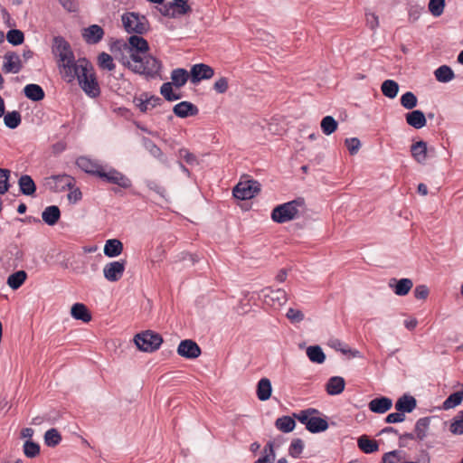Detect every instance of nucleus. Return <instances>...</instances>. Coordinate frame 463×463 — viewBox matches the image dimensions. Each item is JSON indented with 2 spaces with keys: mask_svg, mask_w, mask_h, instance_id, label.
Masks as SVG:
<instances>
[{
  "mask_svg": "<svg viewBox=\"0 0 463 463\" xmlns=\"http://www.w3.org/2000/svg\"><path fill=\"white\" fill-rule=\"evenodd\" d=\"M122 24L128 33L143 34L148 30V21L144 15L126 13L122 15Z\"/></svg>",
  "mask_w": 463,
  "mask_h": 463,
  "instance_id": "nucleus-5",
  "label": "nucleus"
},
{
  "mask_svg": "<svg viewBox=\"0 0 463 463\" xmlns=\"http://www.w3.org/2000/svg\"><path fill=\"white\" fill-rule=\"evenodd\" d=\"M418 99L414 93L407 91L401 97V105L406 109H412L417 106Z\"/></svg>",
  "mask_w": 463,
  "mask_h": 463,
  "instance_id": "nucleus-46",
  "label": "nucleus"
},
{
  "mask_svg": "<svg viewBox=\"0 0 463 463\" xmlns=\"http://www.w3.org/2000/svg\"><path fill=\"white\" fill-rule=\"evenodd\" d=\"M463 400V393L461 391L450 394L442 404V409L450 410L459 405Z\"/></svg>",
  "mask_w": 463,
  "mask_h": 463,
  "instance_id": "nucleus-40",
  "label": "nucleus"
},
{
  "mask_svg": "<svg viewBox=\"0 0 463 463\" xmlns=\"http://www.w3.org/2000/svg\"><path fill=\"white\" fill-rule=\"evenodd\" d=\"M406 122L409 126L420 129L425 127L427 120L425 115L420 110H412L405 115Z\"/></svg>",
  "mask_w": 463,
  "mask_h": 463,
  "instance_id": "nucleus-19",
  "label": "nucleus"
},
{
  "mask_svg": "<svg viewBox=\"0 0 463 463\" xmlns=\"http://www.w3.org/2000/svg\"><path fill=\"white\" fill-rule=\"evenodd\" d=\"M286 317L291 323H299L304 319L303 312L292 307L288 310Z\"/></svg>",
  "mask_w": 463,
  "mask_h": 463,
  "instance_id": "nucleus-53",
  "label": "nucleus"
},
{
  "mask_svg": "<svg viewBox=\"0 0 463 463\" xmlns=\"http://www.w3.org/2000/svg\"><path fill=\"white\" fill-rule=\"evenodd\" d=\"M260 190V184L255 180L241 181L233 188V195L240 200H248L254 197Z\"/></svg>",
  "mask_w": 463,
  "mask_h": 463,
  "instance_id": "nucleus-8",
  "label": "nucleus"
},
{
  "mask_svg": "<svg viewBox=\"0 0 463 463\" xmlns=\"http://www.w3.org/2000/svg\"><path fill=\"white\" fill-rule=\"evenodd\" d=\"M214 74V71L209 65L199 63L195 64L191 69V81L197 83L202 80L211 79Z\"/></svg>",
  "mask_w": 463,
  "mask_h": 463,
  "instance_id": "nucleus-14",
  "label": "nucleus"
},
{
  "mask_svg": "<svg viewBox=\"0 0 463 463\" xmlns=\"http://www.w3.org/2000/svg\"><path fill=\"white\" fill-rule=\"evenodd\" d=\"M449 430L455 435L463 434V412H460V416L456 418L449 426Z\"/></svg>",
  "mask_w": 463,
  "mask_h": 463,
  "instance_id": "nucleus-52",
  "label": "nucleus"
},
{
  "mask_svg": "<svg viewBox=\"0 0 463 463\" xmlns=\"http://www.w3.org/2000/svg\"><path fill=\"white\" fill-rule=\"evenodd\" d=\"M160 101L159 98H151L145 102H142L140 105V109L142 111H147L152 108L156 107V104Z\"/></svg>",
  "mask_w": 463,
  "mask_h": 463,
  "instance_id": "nucleus-64",
  "label": "nucleus"
},
{
  "mask_svg": "<svg viewBox=\"0 0 463 463\" xmlns=\"http://www.w3.org/2000/svg\"><path fill=\"white\" fill-rule=\"evenodd\" d=\"M44 180L45 185L55 193L72 189V187L75 185L74 177L66 174L51 175L46 177Z\"/></svg>",
  "mask_w": 463,
  "mask_h": 463,
  "instance_id": "nucleus-7",
  "label": "nucleus"
},
{
  "mask_svg": "<svg viewBox=\"0 0 463 463\" xmlns=\"http://www.w3.org/2000/svg\"><path fill=\"white\" fill-rule=\"evenodd\" d=\"M369 410L374 413H385L392 407V401L388 397H378L368 403Z\"/></svg>",
  "mask_w": 463,
  "mask_h": 463,
  "instance_id": "nucleus-17",
  "label": "nucleus"
},
{
  "mask_svg": "<svg viewBox=\"0 0 463 463\" xmlns=\"http://www.w3.org/2000/svg\"><path fill=\"white\" fill-rule=\"evenodd\" d=\"M99 177L108 183L118 184L122 188H129L131 186V181L116 169L106 171L103 167Z\"/></svg>",
  "mask_w": 463,
  "mask_h": 463,
  "instance_id": "nucleus-9",
  "label": "nucleus"
},
{
  "mask_svg": "<svg viewBox=\"0 0 463 463\" xmlns=\"http://www.w3.org/2000/svg\"><path fill=\"white\" fill-rule=\"evenodd\" d=\"M263 456L254 463H273L275 460V452L273 442H268L263 449Z\"/></svg>",
  "mask_w": 463,
  "mask_h": 463,
  "instance_id": "nucleus-39",
  "label": "nucleus"
},
{
  "mask_svg": "<svg viewBox=\"0 0 463 463\" xmlns=\"http://www.w3.org/2000/svg\"><path fill=\"white\" fill-rule=\"evenodd\" d=\"M435 78L439 82H449L455 78L454 71L449 66L442 65L434 71Z\"/></svg>",
  "mask_w": 463,
  "mask_h": 463,
  "instance_id": "nucleus-33",
  "label": "nucleus"
},
{
  "mask_svg": "<svg viewBox=\"0 0 463 463\" xmlns=\"http://www.w3.org/2000/svg\"><path fill=\"white\" fill-rule=\"evenodd\" d=\"M381 90L383 96L394 99L399 91V84L393 80H385L381 85Z\"/></svg>",
  "mask_w": 463,
  "mask_h": 463,
  "instance_id": "nucleus-32",
  "label": "nucleus"
},
{
  "mask_svg": "<svg viewBox=\"0 0 463 463\" xmlns=\"http://www.w3.org/2000/svg\"><path fill=\"white\" fill-rule=\"evenodd\" d=\"M123 54L120 61L135 73L147 78H156L162 69L161 61L148 54L149 45L146 39L138 35H132L128 43H124Z\"/></svg>",
  "mask_w": 463,
  "mask_h": 463,
  "instance_id": "nucleus-2",
  "label": "nucleus"
},
{
  "mask_svg": "<svg viewBox=\"0 0 463 463\" xmlns=\"http://www.w3.org/2000/svg\"><path fill=\"white\" fill-rule=\"evenodd\" d=\"M429 296V288L425 285H418L414 289V297L417 299H426Z\"/></svg>",
  "mask_w": 463,
  "mask_h": 463,
  "instance_id": "nucleus-60",
  "label": "nucleus"
},
{
  "mask_svg": "<svg viewBox=\"0 0 463 463\" xmlns=\"http://www.w3.org/2000/svg\"><path fill=\"white\" fill-rule=\"evenodd\" d=\"M98 62L99 67L104 70L113 71L115 69L112 57L106 52H102L99 55Z\"/></svg>",
  "mask_w": 463,
  "mask_h": 463,
  "instance_id": "nucleus-48",
  "label": "nucleus"
},
{
  "mask_svg": "<svg viewBox=\"0 0 463 463\" xmlns=\"http://www.w3.org/2000/svg\"><path fill=\"white\" fill-rule=\"evenodd\" d=\"M4 122L9 128H15L21 123V115L18 111H12L4 114Z\"/></svg>",
  "mask_w": 463,
  "mask_h": 463,
  "instance_id": "nucleus-43",
  "label": "nucleus"
},
{
  "mask_svg": "<svg viewBox=\"0 0 463 463\" xmlns=\"http://www.w3.org/2000/svg\"><path fill=\"white\" fill-rule=\"evenodd\" d=\"M123 251V243L118 239L108 240L104 246V254L109 258L119 256Z\"/></svg>",
  "mask_w": 463,
  "mask_h": 463,
  "instance_id": "nucleus-24",
  "label": "nucleus"
},
{
  "mask_svg": "<svg viewBox=\"0 0 463 463\" xmlns=\"http://www.w3.org/2000/svg\"><path fill=\"white\" fill-rule=\"evenodd\" d=\"M146 186L156 192V194H158L160 196L164 197L165 195V187H163L159 183H157L156 181L155 180H148L146 181Z\"/></svg>",
  "mask_w": 463,
  "mask_h": 463,
  "instance_id": "nucleus-57",
  "label": "nucleus"
},
{
  "mask_svg": "<svg viewBox=\"0 0 463 463\" xmlns=\"http://www.w3.org/2000/svg\"><path fill=\"white\" fill-rule=\"evenodd\" d=\"M430 417L420 418L416 421L414 428V436L418 440L421 441L426 438L430 427Z\"/></svg>",
  "mask_w": 463,
  "mask_h": 463,
  "instance_id": "nucleus-29",
  "label": "nucleus"
},
{
  "mask_svg": "<svg viewBox=\"0 0 463 463\" xmlns=\"http://www.w3.org/2000/svg\"><path fill=\"white\" fill-rule=\"evenodd\" d=\"M307 355L313 363L322 364L326 360V355L318 345H312L307 348Z\"/></svg>",
  "mask_w": 463,
  "mask_h": 463,
  "instance_id": "nucleus-36",
  "label": "nucleus"
},
{
  "mask_svg": "<svg viewBox=\"0 0 463 463\" xmlns=\"http://www.w3.org/2000/svg\"><path fill=\"white\" fill-rule=\"evenodd\" d=\"M76 165L84 172L99 176L103 168L97 161L87 156H80L76 160Z\"/></svg>",
  "mask_w": 463,
  "mask_h": 463,
  "instance_id": "nucleus-16",
  "label": "nucleus"
},
{
  "mask_svg": "<svg viewBox=\"0 0 463 463\" xmlns=\"http://www.w3.org/2000/svg\"><path fill=\"white\" fill-rule=\"evenodd\" d=\"M10 171L7 169L0 168V194H5L9 189L8 179Z\"/></svg>",
  "mask_w": 463,
  "mask_h": 463,
  "instance_id": "nucleus-51",
  "label": "nucleus"
},
{
  "mask_svg": "<svg viewBox=\"0 0 463 463\" xmlns=\"http://www.w3.org/2000/svg\"><path fill=\"white\" fill-rule=\"evenodd\" d=\"M179 156L189 165H196L198 163L196 156L190 153L188 149L182 148L179 150Z\"/></svg>",
  "mask_w": 463,
  "mask_h": 463,
  "instance_id": "nucleus-54",
  "label": "nucleus"
},
{
  "mask_svg": "<svg viewBox=\"0 0 463 463\" xmlns=\"http://www.w3.org/2000/svg\"><path fill=\"white\" fill-rule=\"evenodd\" d=\"M366 24L371 30H375L379 26L378 16L374 13H368L365 14Z\"/></svg>",
  "mask_w": 463,
  "mask_h": 463,
  "instance_id": "nucleus-59",
  "label": "nucleus"
},
{
  "mask_svg": "<svg viewBox=\"0 0 463 463\" xmlns=\"http://www.w3.org/2000/svg\"><path fill=\"white\" fill-rule=\"evenodd\" d=\"M404 420H405V414H403L401 411H397V412L390 413L386 417L385 421L387 423H398V422H402Z\"/></svg>",
  "mask_w": 463,
  "mask_h": 463,
  "instance_id": "nucleus-61",
  "label": "nucleus"
},
{
  "mask_svg": "<svg viewBox=\"0 0 463 463\" xmlns=\"http://www.w3.org/2000/svg\"><path fill=\"white\" fill-rule=\"evenodd\" d=\"M358 448L364 453L370 454L378 450L376 440L369 439L366 435L361 436L357 440Z\"/></svg>",
  "mask_w": 463,
  "mask_h": 463,
  "instance_id": "nucleus-30",
  "label": "nucleus"
},
{
  "mask_svg": "<svg viewBox=\"0 0 463 463\" xmlns=\"http://www.w3.org/2000/svg\"><path fill=\"white\" fill-rule=\"evenodd\" d=\"M396 282L394 293L398 296H405L413 287V283L410 279H402L400 280L392 279Z\"/></svg>",
  "mask_w": 463,
  "mask_h": 463,
  "instance_id": "nucleus-37",
  "label": "nucleus"
},
{
  "mask_svg": "<svg viewBox=\"0 0 463 463\" xmlns=\"http://www.w3.org/2000/svg\"><path fill=\"white\" fill-rule=\"evenodd\" d=\"M228 87H229L228 80L225 77L220 78L218 80L215 81V83L213 85V89L218 93H224V92H226L227 90H228Z\"/></svg>",
  "mask_w": 463,
  "mask_h": 463,
  "instance_id": "nucleus-58",
  "label": "nucleus"
},
{
  "mask_svg": "<svg viewBox=\"0 0 463 463\" xmlns=\"http://www.w3.org/2000/svg\"><path fill=\"white\" fill-rule=\"evenodd\" d=\"M411 152L414 159L419 163H424L428 158L433 157V146H411Z\"/></svg>",
  "mask_w": 463,
  "mask_h": 463,
  "instance_id": "nucleus-21",
  "label": "nucleus"
},
{
  "mask_svg": "<svg viewBox=\"0 0 463 463\" xmlns=\"http://www.w3.org/2000/svg\"><path fill=\"white\" fill-rule=\"evenodd\" d=\"M416 400L414 397L404 394L397 400L395 409L397 411H401L403 414L405 412L410 413L416 408Z\"/></svg>",
  "mask_w": 463,
  "mask_h": 463,
  "instance_id": "nucleus-20",
  "label": "nucleus"
},
{
  "mask_svg": "<svg viewBox=\"0 0 463 463\" xmlns=\"http://www.w3.org/2000/svg\"><path fill=\"white\" fill-rule=\"evenodd\" d=\"M173 111L179 118H186L196 115L198 109L191 102L182 101L174 107Z\"/></svg>",
  "mask_w": 463,
  "mask_h": 463,
  "instance_id": "nucleus-18",
  "label": "nucleus"
},
{
  "mask_svg": "<svg viewBox=\"0 0 463 463\" xmlns=\"http://www.w3.org/2000/svg\"><path fill=\"white\" fill-rule=\"evenodd\" d=\"M320 126L324 134L331 135L337 129L338 123L333 117L326 116L322 119Z\"/></svg>",
  "mask_w": 463,
  "mask_h": 463,
  "instance_id": "nucleus-41",
  "label": "nucleus"
},
{
  "mask_svg": "<svg viewBox=\"0 0 463 463\" xmlns=\"http://www.w3.org/2000/svg\"><path fill=\"white\" fill-rule=\"evenodd\" d=\"M6 39L10 43L14 45H19L24 43V35L22 31L13 29L7 33Z\"/></svg>",
  "mask_w": 463,
  "mask_h": 463,
  "instance_id": "nucleus-49",
  "label": "nucleus"
},
{
  "mask_svg": "<svg viewBox=\"0 0 463 463\" xmlns=\"http://www.w3.org/2000/svg\"><path fill=\"white\" fill-rule=\"evenodd\" d=\"M304 449V442L300 439H295L292 440L288 453L293 458H298Z\"/></svg>",
  "mask_w": 463,
  "mask_h": 463,
  "instance_id": "nucleus-50",
  "label": "nucleus"
},
{
  "mask_svg": "<svg viewBox=\"0 0 463 463\" xmlns=\"http://www.w3.org/2000/svg\"><path fill=\"white\" fill-rule=\"evenodd\" d=\"M200 346L191 339H185L180 342L177 347V354L187 359H195L201 354Z\"/></svg>",
  "mask_w": 463,
  "mask_h": 463,
  "instance_id": "nucleus-12",
  "label": "nucleus"
},
{
  "mask_svg": "<svg viewBox=\"0 0 463 463\" xmlns=\"http://www.w3.org/2000/svg\"><path fill=\"white\" fill-rule=\"evenodd\" d=\"M3 58L2 70L5 73H18L23 69V61L16 52H7Z\"/></svg>",
  "mask_w": 463,
  "mask_h": 463,
  "instance_id": "nucleus-10",
  "label": "nucleus"
},
{
  "mask_svg": "<svg viewBox=\"0 0 463 463\" xmlns=\"http://www.w3.org/2000/svg\"><path fill=\"white\" fill-rule=\"evenodd\" d=\"M61 441V435L60 432L52 428L48 430L44 434V442L48 447L54 448Z\"/></svg>",
  "mask_w": 463,
  "mask_h": 463,
  "instance_id": "nucleus-38",
  "label": "nucleus"
},
{
  "mask_svg": "<svg viewBox=\"0 0 463 463\" xmlns=\"http://www.w3.org/2000/svg\"><path fill=\"white\" fill-rule=\"evenodd\" d=\"M18 185L23 194L33 196L36 192V184L33 178L28 175H23L18 180Z\"/></svg>",
  "mask_w": 463,
  "mask_h": 463,
  "instance_id": "nucleus-22",
  "label": "nucleus"
},
{
  "mask_svg": "<svg viewBox=\"0 0 463 463\" xmlns=\"http://www.w3.org/2000/svg\"><path fill=\"white\" fill-rule=\"evenodd\" d=\"M173 85L171 82H165L161 86L160 92L163 97L169 101L177 100L181 98L180 94L173 91Z\"/></svg>",
  "mask_w": 463,
  "mask_h": 463,
  "instance_id": "nucleus-45",
  "label": "nucleus"
},
{
  "mask_svg": "<svg viewBox=\"0 0 463 463\" xmlns=\"http://www.w3.org/2000/svg\"><path fill=\"white\" fill-rule=\"evenodd\" d=\"M271 383L268 378H261L257 385V396L260 401H267L271 396Z\"/></svg>",
  "mask_w": 463,
  "mask_h": 463,
  "instance_id": "nucleus-28",
  "label": "nucleus"
},
{
  "mask_svg": "<svg viewBox=\"0 0 463 463\" xmlns=\"http://www.w3.org/2000/svg\"><path fill=\"white\" fill-rule=\"evenodd\" d=\"M264 302L271 307H280L284 305L287 300V293L284 289L278 288V289H271L269 288L264 291Z\"/></svg>",
  "mask_w": 463,
  "mask_h": 463,
  "instance_id": "nucleus-13",
  "label": "nucleus"
},
{
  "mask_svg": "<svg viewBox=\"0 0 463 463\" xmlns=\"http://www.w3.org/2000/svg\"><path fill=\"white\" fill-rule=\"evenodd\" d=\"M137 348L144 352H153L159 348L163 339L161 335L153 331H146L137 334L134 338Z\"/></svg>",
  "mask_w": 463,
  "mask_h": 463,
  "instance_id": "nucleus-6",
  "label": "nucleus"
},
{
  "mask_svg": "<svg viewBox=\"0 0 463 463\" xmlns=\"http://www.w3.org/2000/svg\"><path fill=\"white\" fill-rule=\"evenodd\" d=\"M52 53L57 58V65L62 80L68 83L78 80L87 95L92 98L99 95V87L91 63L85 58L75 60L70 43L62 37H54Z\"/></svg>",
  "mask_w": 463,
  "mask_h": 463,
  "instance_id": "nucleus-1",
  "label": "nucleus"
},
{
  "mask_svg": "<svg viewBox=\"0 0 463 463\" xmlns=\"http://www.w3.org/2000/svg\"><path fill=\"white\" fill-rule=\"evenodd\" d=\"M160 13L162 14V15L164 16H166V17H170V18H177V17H180L174 6L172 5L171 2L166 4V5H164L161 8H160Z\"/></svg>",
  "mask_w": 463,
  "mask_h": 463,
  "instance_id": "nucleus-56",
  "label": "nucleus"
},
{
  "mask_svg": "<svg viewBox=\"0 0 463 463\" xmlns=\"http://www.w3.org/2000/svg\"><path fill=\"white\" fill-rule=\"evenodd\" d=\"M70 193L68 194V199L70 202L75 203L81 200L82 194L79 188H75L74 186L72 189H69Z\"/></svg>",
  "mask_w": 463,
  "mask_h": 463,
  "instance_id": "nucleus-63",
  "label": "nucleus"
},
{
  "mask_svg": "<svg viewBox=\"0 0 463 463\" xmlns=\"http://www.w3.org/2000/svg\"><path fill=\"white\" fill-rule=\"evenodd\" d=\"M81 35L87 43L96 44L103 38L104 30L98 24H92L82 29Z\"/></svg>",
  "mask_w": 463,
  "mask_h": 463,
  "instance_id": "nucleus-15",
  "label": "nucleus"
},
{
  "mask_svg": "<svg viewBox=\"0 0 463 463\" xmlns=\"http://www.w3.org/2000/svg\"><path fill=\"white\" fill-rule=\"evenodd\" d=\"M295 419L296 418H294V416L293 417H290V416L279 417L275 421V427L279 430H280L284 433L291 432L295 429V426H296Z\"/></svg>",
  "mask_w": 463,
  "mask_h": 463,
  "instance_id": "nucleus-31",
  "label": "nucleus"
},
{
  "mask_svg": "<svg viewBox=\"0 0 463 463\" xmlns=\"http://www.w3.org/2000/svg\"><path fill=\"white\" fill-rule=\"evenodd\" d=\"M24 453L27 458H35L40 453V446L32 440H27L24 444Z\"/></svg>",
  "mask_w": 463,
  "mask_h": 463,
  "instance_id": "nucleus-47",
  "label": "nucleus"
},
{
  "mask_svg": "<svg viewBox=\"0 0 463 463\" xmlns=\"http://www.w3.org/2000/svg\"><path fill=\"white\" fill-rule=\"evenodd\" d=\"M189 74L184 69H175L171 73L172 84L176 88L183 87L188 80Z\"/></svg>",
  "mask_w": 463,
  "mask_h": 463,
  "instance_id": "nucleus-34",
  "label": "nucleus"
},
{
  "mask_svg": "<svg viewBox=\"0 0 463 463\" xmlns=\"http://www.w3.org/2000/svg\"><path fill=\"white\" fill-rule=\"evenodd\" d=\"M125 271V261H112L105 265L103 275L105 279L110 282L118 281Z\"/></svg>",
  "mask_w": 463,
  "mask_h": 463,
  "instance_id": "nucleus-11",
  "label": "nucleus"
},
{
  "mask_svg": "<svg viewBox=\"0 0 463 463\" xmlns=\"http://www.w3.org/2000/svg\"><path fill=\"white\" fill-rule=\"evenodd\" d=\"M24 92L26 98L33 101H40L44 99L43 88L37 84H28L24 87Z\"/></svg>",
  "mask_w": 463,
  "mask_h": 463,
  "instance_id": "nucleus-27",
  "label": "nucleus"
},
{
  "mask_svg": "<svg viewBox=\"0 0 463 463\" xmlns=\"http://www.w3.org/2000/svg\"><path fill=\"white\" fill-rule=\"evenodd\" d=\"M171 4L179 16L192 13V7L189 5V0H173Z\"/></svg>",
  "mask_w": 463,
  "mask_h": 463,
  "instance_id": "nucleus-42",
  "label": "nucleus"
},
{
  "mask_svg": "<svg viewBox=\"0 0 463 463\" xmlns=\"http://www.w3.org/2000/svg\"><path fill=\"white\" fill-rule=\"evenodd\" d=\"M417 439L412 433H404L399 436V446L409 447L410 442Z\"/></svg>",
  "mask_w": 463,
  "mask_h": 463,
  "instance_id": "nucleus-62",
  "label": "nucleus"
},
{
  "mask_svg": "<svg viewBox=\"0 0 463 463\" xmlns=\"http://www.w3.org/2000/svg\"><path fill=\"white\" fill-rule=\"evenodd\" d=\"M383 463H403V461H402L399 452L394 450L383 455Z\"/></svg>",
  "mask_w": 463,
  "mask_h": 463,
  "instance_id": "nucleus-55",
  "label": "nucleus"
},
{
  "mask_svg": "<svg viewBox=\"0 0 463 463\" xmlns=\"http://www.w3.org/2000/svg\"><path fill=\"white\" fill-rule=\"evenodd\" d=\"M428 8L433 16L439 17L444 12L445 0H430Z\"/></svg>",
  "mask_w": 463,
  "mask_h": 463,
  "instance_id": "nucleus-44",
  "label": "nucleus"
},
{
  "mask_svg": "<svg viewBox=\"0 0 463 463\" xmlns=\"http://www.w3.org/2000/svg\"><path fill=\"white\" fill-rule=\"evenodd\" d=\"M304 205L303 199L293 200L275 207L271 213V219L278 223L289 222L298 215V208Z\"/></svg>",
  "mask_w": 463,
  "mask_h": 463,
  "instance_id": "nucleus-4",
  "label": "nucleus"
},
{
  "mask_svg": "<svg viewBox=\"0 0 463 463\" xmlns=\"http://www.w3.org/2000/svg\"><path fill=\"white\" fill-rule=\"evenodd\" d=\"M319 415L320 411L314 408H308L299 412L293 413L294 418L304 424L306 429L311 433L322 432L328 428L326 419Z\"/></svg>",
  "mask_w": 463,
  "mask_h": 463,
  "instance_id": "nucleus-3",
  "label": "nucleus"
},
{
  "mask_svg": "<svg viewBox=\"0 0 463 463\" xmlns=\"http://www.w3.org/2000/svg\"><path fill=\"white\" fill-rule=\"evenodd\" d=\"M345 382L340 376L331 377L326 383V392L330 395L340 394L345 389Z\"/></svg>",
  "mask_w": 463,
  "mask_h": 463,
  "instance_id": "nucleus-26",
  "label": "nucleus"
},
{
  "mask_svg": "<svg viewBox=\"0 0 463 463\" xmlns=\"http://www.w3.org/2000/svg\"><path fill=\"white\" fill-rule=\"evenodd\" d=\"M71 315L77 320H81L85 323L91 320V314L87 307L81 303H76L71 307Z\"/></svg>",
  "mask_w": 463,
  "mask_h": 463,
  "instance_id": "nucleus-25",
  "label": "nucleus"
},
{
  "mask_svg": "<svg viewBox=\"0 0 463 463\" xmlns=\"http://www.w3.org/2000/svg\"><path fill=\"white\" fill-rule=\"evenodd\" d=\"M60 217L61 211L56 205L46 207L42 213L43 221L50 226L55 225L60 220Z\"/></svg>",
  "mask_w": 463,
  "mask_h": 463,
  "instance_id": "nucleus-23",
  "label": "nucleus"
},
{
  "mask_svg": "<svg viewBox=\"0 0 463 463\" xmlns=\"http://www.w3.org/2000/svg\"><path fill=\"white\" fill-rule=\"evenodd\" d=\"M27 274L24 270H19L11 274L7 279V285L13 289H18L25 281Z\"/></svg>",
  "mask_w": 463,
  "mask_h": 463,
  "instance_id": "nucleus-35",
  "label": "nucleus"
}]
</instances>
